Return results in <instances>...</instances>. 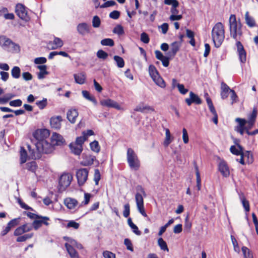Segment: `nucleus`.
Masks as SVG:
<instances>
[{"label": "nucleus", "instance_id": "obj_1", "mask_svg": "<svg viewBox=\"0 0 258 258\" xmlns=\"http://www.w3.org/2000/svg\"><path fill=\"white\" fill-rule=\"evenodd\" d=\"M29 149V156L32 159H38L41 158V154L51 153L54 149L51 142L48 140L37 142L35 143V148L32 149L30 146H28Z\"/></svg>", "mask_w": 258, "mask_h": 258}, {"label": "nucleus", "instance_id": "obj_2", "mask_svg": "<svg viewBox=\"0 0 258 258\" xmlns=\"http://www.w3.org/2000/svg\"><path fill=\"white\" fill-rule=\"evenodd\" d=\"M230 35L235 41H240L242 35V25L239 19L236 20L235 15H231L229 19Z\"/></svg>", "mask_w": 258, "mask_h": 258}, {"label": "nucleus", "instance_id": "obj_3", "mask_svg": "<svg viewBox=\"0 0 258 258\" xmlns=\"http://www.w3.org/2000/svg\"><path fill=\"white\" fill-rule=\"evenodd\" d=\"M212 38L215 46L219 47L225 38V30L224 25L221 22L217 23L212 31Z\"/></svg>", "mask_w": 258, "mask_h": 258}, {"label": "nucleus", "instance_id": "obj_4", "mask_svg": "<svg viewBox=\"0 0 258 258\" xmlns=\"http://www.w3.org/2000/svg\"><path fill=\"white\" fill-rule=\"evenodd\" d=\"M127 161L131 169L138 170L140 166V162L137 154L132 148L127 151Z\"/></svg>", "mask_w": 258, "mask_h": 258}, {"label": "nucleus", "instance_id": "obj_5", "mask_svg": "<svg viewBox=\"0 0 258 258\" xmlns=\"http://www.w3.org/2000/svg\"><path fill=\"white\" fill-rule=\"evenodd\" d=\"M73 180V175L69 173H64L60 177L59 180L58 190L62 192L64 191L71 184Z\"/></svg>", "mask_w": 258, "mask_h": 258}, {"label": "nucleus", "instance_id": "obj_6", "mask_svg": "<svg viewBox=\"0 0 258 258\" xmlns=\"http://www.w3.org/2000/svg\"><path fill=\"white\" fill-rule=\"evenodd\" d=\"M0 44L4 48H8L11 46L14 50L17 51L20 49L18 44H17L5 36H0Z\"/></svg>", "mask_w": 258, "mask_h": 258}, {"label": "nucleus", "instance_id": "obj_7", "mask_svg": "<svg viewBox=\"0 0 258 258\" xmlns=\"http://www.w3.org/2000/svg\"><path fill=\"white\" fill-rule=\"evenodd\" d=\"M88 172V170L86 168H81L77 171L76 176L80 186L83 185L87 181Z\"/></svg>", "mask_w": 258, "mask_h": 258}, {"label": "nucleus", "instance_id": "obj_8", "mask_svg": "<svg viewBox=\"0 0 258 258\" xmlns=\"http://www.w3.org/2000/svg\"><path fill=\"white\" fill-rule=\"evenodd\" d=\"M236 160L242 165H245L246 163L250 164L252 163L253 160L252 153L249 151H245V152L243 151L240 158H237Z\"/></svg>", "mask_w": 258, "mask_h": 258}, {"label": "nucleus", "instance_id": "obj_9", "mask_svg": "<svg viewBox=\"0 0 258 258\" xmlns=\"http://www.w3.org/2000/svg\"><path fill=\"white\" fill-rule=\"evenodd\" d=\"M236 46L237 48V53L240 61L242 63H245L246 61V52L244 47L240 41L236 42Z\"/></svg>", "mask_w": 258, "mask_h": 258}, {"label": "nucleus", "instance_id": "obj_10", "mask_svg": "<svg viewBox=\"0 0 258 258\" xmlns=\"http://www.w3.org/2000/svg\"><path fill=\"white\" fill-rule=\"evenodd\" d=\"M49 135V130L47 129H39L34 132L33 136L37 141V142H41L42 141L46 140Z\"/></svg>", "mask_w": 258, "mask_h": 258}, {"label": "nucleus", "instance_id": "obj_11", "mask_svg": "<svg viewBox=\"0 0 258 258\" xmlns=\"http://www.w3.org/2000/svg\"><path fill=\"white\" fill-rule=\"evenodd\" d=\"M15 12L18 16L21 19L27 21L29 20V17L27 15L26 8L24 5L18 4L16 6Z\"/></svg>", "mask_w": 258, "mask_h": 258}, {"label": "nucleus", "instance_id": "obj_12", "mask_svg": "<svg viewBox=\"0 0 258 258\" xmlns=\"http://www.w3.org/2000/svg\"><path fill=\"white\" fill-rule=\"evenodd\" d=\"M189 96V98L185 99V102L188 106L191 105L192 103H195L196 104H201L202 103L201 98L193 92L190 91Z\"/></svg>", "mask_w": 258, "mask_h": 258}, {"label": "nucleus", "instance_id": "obj_13", "mask_svg": "<svg viewBox=\"0 0 258 258\" xmlns=\"http://www.w3.org/2000/svg\"><path fill=\"white\" fill-rule=\"evenodd\" d=\"M50 141L54 148L55 146L62 145L65 142L62 136L56 133L52 134Z\"/></svg>", "mask_w": 258, "mask_h": 258}, {"label": "nucleus", "instance_id": "obj_14", "mask_svg": "<svg viewBox=\"0 0 258 258\" xmlns=\"http://www.w3.org/2000/svg\"><path fill=\"white\" fill-rule=\"evenodd\" d=\"M100 104L103 106L112 107L117 110L121 109L120 105L116 101L110 99L102 100L100 101Z\"/></svg>", "mask_w": 258, "mask_h": 258}, {"label": "nucleus", "instance_id": "obj_15", "mask_svg": "<svg viewBox=\"0 0 258 258\" xmlns=\"http://www.w3.org/2000/svg\"><path fill=\"white\" fill-rule=\"evenodd\" d=\"M62 118L61 116L52 117L50 119V123L52 128L55 130H59L61 126Z\"/></svg>", "mask_w": 258, "mask_h": 258}, {"label": "nucleus", "instance_id": "obj_16", "mask_svg": "<svg viewBox=\"0 0 258 258\" xmlns=\"http://www.w3.org/2000/svg\"><path fill=\"white\" fill-rule=\"evenodd\" d=\"M164 4L171 5L170 12L172 15H176L179 13L177 8L179 6V2L177 0H164Z\"/></svg>", "mask_w": 258, "mask_h": 258}, {"label": "nucleus", "instance_id": "obj_17", "mask_svg": "<svg viewBox=\"0 0 258 258\" xmlns=\"http://www.w3.org/2000/svg\"><path fill=\"white\" fill-rule=\"evenodd\" d=\"M79 113L76 109H70L67 113V117L71 123H75Z\"/></svg>", "mask_w": 258, "mask_h": 258}, {"label": "nucleus", "instance_id": "obj_18", "mask_svg": "<svg viewBox=\"0 0 258 258\" xmlns=\"http://www.w3.org/2000/svg\"><path fill=\"white\" fill-rule=\"evenodd\" d=\"M77 30L80 34L84 35L86 33H89L90 26L86 23H81L78 25Z\"/></svg>", "mask_w": 258, "mask_h": 258}, {"label": "nucleus", "instance_id": "obj_19", "mask_svg": "<svg viewBox=\"0 0 258 258\" xmlns=\"http://www.w3.org/2000/svg\"><path fill=\"white\" fill-rule=\"evenodd\" d=\"M181 42L175 41L171 45L170 50L168 52V55L170 57H174L179 51L181 46Z\"/></svg>", "mask_w": 258, "mask_h": 258}, {"label": "nucleus", "instance_id": "obj_20", "mask_svg": "<svg viewBox=\"0 0 258 258\" xmlns=\"http://www.w3.org/2000/svg\"><path fill=\"white\" fill-rule=\"evenodd\" d=\"M64 205L70 210H75L78 206V201L73 198H68L64 201Z\"/></svg>", "mask_w": 258, "mask_h": 258}, {"label": "nucleus", "instance_id": "obj_21", "mask_svg": "<svg viewBox=\"0 0 258 258\" xmlns=\"http://www.w3.org/2000/svg\"><path fill=\"white\" fill-rule=\"evenodd\" d=\"M219 170L224 176L227 177L230 174L228 166L227 163L224 161H221L219 163Z\"/></svg>", "mask_w": 258, "mask_h": 258}, {"label": "nucleus", "instance_id": "obj_22", "mask_svg": "<svg viewBox=\"0 0 258 258\" xmlns=\"http://www.w3.org/2000/svg\"><path fill=\"white\" fill-rule=\"evenodd\" d=\"M230 89L229 86L224 82L221 84V97L222 99H226L229 95V92L230 93Z\"/></svg>", "mask_w": 258, "mask_h": 258}, {"label": "nucleus", "instance_id": "obj_23", "mask_svg": "<svg viewBox=\"0 0 258 258\" xmlns=\"http://www.w3.org/2000/svg\"><path fill=\"white\" fill-rule=\"evenodd\" d=\"M243 150V148L239 144H236V146H231L230 148V151L232 154L236 156L239 155L240 157Z\"/></svg>", "mask_w": 258, "mask_h": 258}, {"label": "nucleus", "instance_id": "obj_24", "mask_svg": "<svg viewBox=\"0 0 258 258\" xmlns=\"http://www.w3.org/2000/svg\"><path fill=\"white\" fill-rule=\"evenodd\" d=\"M69 147L72 152L76 155H80L83 151V146L78 145L74 143H71Z\"/></svg>", "mask_w": 258, "mask_h": 258}, {"label": "nucleus", "instance_id": "obj_25", "mask_svg": "<svg viewBox=\"0 0 258 258\" xmlns=\"http://www.w3.org/2000/svg\"><path fill=\"white\" fill-rule=\"evenodd\" d=\"M74 77L76 83L81 85L85 83L86 76L84 72L74 74Z\"/></svg>", "mask_w": 258, "mask_h": 258}, {"label": "nucleus", "instance_id": "obj_26", "mask_svg": "<svg viewBox=\"0 0 258 258\" xmlns=\"http://www.w3.org/2000/svg\"><path fill=\"white\" fill-rule=\"evenodd\" d=\"M239 199L242 203L246 212H248L250 210L249 202L246 199L244 194L242 192L238 194Z\"/></svg>", "mask_w": 258, "mask_h": 258}, {"label": "nucleus", "instance_id": "obj_27", "mask_svg": "<svg viewBox=\"0 0 258 258\" xmlns=\"http://www.w3.org/2000/svg\"><path fill=\"white\" fill-rule=\"evenodd\" d=\"M37 68L40 70V72L37 74L38 79H43L45 78V75L48 74V72L46 71L47 67L46 65L38 66Z\"/></svg>", "mask_w": 258, "mask_h": 258}, {"label": "nucleus", "instance_id": "obj_28", "mask_svg": "<svg viewBox=\"0 0 258 258\" xmlns=\"http://www.w3.org/2000/svg\"><path fill=\"white\" fill-rule=\"evenodd\" d=\"M49 44L52 45L51 47V49H55L62 46L63 43V41L59 38L55 37L53 42H49Z\"/></svg>", "mask_w": 258, "mask_h": 258}, {"label": "nucleus", "instance_id": "obj_29", "mask_svg": "<svg viewBox=\"0 0 258 258\" xmlns=\"http://www.w3.org/2000/svg\"><path fill=\"white\" fill-rule=\"evenodd\" d=\"M134 110L136 111L144 112L146 110L153 111L154 109L150 106L144 105L143 104H140L136 107Z\"/></svg>", "mask_w": 258, "mask_h": 258}, {"label": "nucleus", "instance_id": "obj_30", "mask_svg": "<svg viewBox=\"0 0 258 258\" xmlns=\"http://www.w3.org/2000/svg\"><path fill=\"white\" fill-rule=\"evenodd\" d=\"M20 154V163L22 164L26 162L28 157L27 151L23 147H21Z\"/></svg>", "mask_w": 258, "mask_h": 258}, {"label": "nucleus", "instance_id": "obj_31", "mask_svg": "<svg viewBox=\"0 0 258 258\" xmlns=\"http://www.w3.org/2000/svg\"><path fill=\"white\" fill-rule=\"evenodd\" d=\"M245 17L246 23L249 27H253L255 26V23L254 19L249 16L248 12L246 13Z\"/></svg>", "mask_w": 258, "mask_h": 258}, {"label": "nucleus", "instance_id": "obj_32", "mask_svg": "<svg viewBox=\"0 0 258 258\" xmlns=\"http://www.w3.org/2000/svg\"><path fill=\"white\" fill-rule=\"evenodd\" d=\"M83 96L88 100L92 102L94 104H97V101L95 98L92 96H91L89 92L86 90H83L82 92Z\"/></svg>", "mask_w": 258, "mask_h": 258}, {"label": "nucleus", "instance_id": "obj_33", "mask_svg": "<svg viewBox=\"0 0 258 258\" xmlns=\"http://www.w3.org/2000/svg\"><path fill=\"white\" fill-rule=\"evenodd\" d=\"M149 74L151 76V77L153 80L154 78H157L158 76H159V74L156 70L155 66L153 65H150L149 67Z\"/></svg>", "mask_w": 258, "mask_h": 258}, {"label": "nucleus", "instance_id": "obj_34", "mask_svg": "<svg viewBox=\"0 0 258 258\" xmlns=\"http://www.w3.org/2000/svg\"><path fill=\"white\" fill-rule=\"evenodd\" d=\"M165 136V139L163 144L165 147H168L172 141L170 132L168 128L166 129Z\"/></svg>", "mask_w": 258, "mask_h": 258}, {"label": "nucleus", "instance_id": "obj_35", "mask_svg": "<svg viewBox=\"0 0 258 258\" xmlns=\"http://www.w3.org/2000/svg\"><path fill=\"white\" fill-rule=\"evenodd\" d=\"M33 236V233L26 234L23 235L18 236L16 241L19 242H24L28 239L31 238Z\"/></svg>", "mask_w": 258, "mask_h": 258}, {"label": "nucleus", "instance_id": "obj_36", "mask_svg": "<svg viewBox=\"0 0 258 258\" xmlns=\"http://www.w3.org/2000/svg\"><path fill=\"white\" fill-rule=\"evenodd\" d=\"M21 70L19 67L15 66L11 71L12 76L15 79H18L20 77Z\"/></svg>", "mask_w": 258, "mask_h": 258}, {"label": "nucleus", "instance_id": "obj_37", "mask_svg": "<svg viewBox=\"0 0 258 258\" xmlns=\"http://www.w3.org/2000/svg\"><path fill=\"white\" fill-rule=\"evenodd\" d=\"M153 80L156 83V85H157L161 88H164L166 87L165 82L160 76H158V77H157V78H154Z\"/></svg>", "mask_w": 258, "mask_h": 258}, {"label": "nucleus", "instance_id": "obj_38", "mask_svg": "<svg viewBox=\"0 0 258 258\" xmlns=\"http://www.w3.org/2000/svg\"><path fill=\"white\" fill-rule=\"evenodd\" d=\"M158 244L162 250L166 251L167 252L169 251V249L167 247L166 242L162 238L160 237L158 239Z\"/></svg>", "mask_w": 258, "mask_h": 258}, {"label": "nucleus", "instance_id": "obj_39", "mask_svg": "<svg viewBox=\"0 0 258 258\" xmlns=\"http://www.w3.org/2000/svg\"><path fill=\"white\" fill-rule=\"evenodd\" d=\"M113 59L116 63V65L118 68H123L124 66V61L123 59L118 55H115L113 57Z\"/></svg>", "mask_w": 258, "mask_h": 258}, {"label": "nucleus", "instance_id": "obj_40", "mask_svg": "<svg viewBox=\"0 0 258 258\" xmlns=\"http://www.w3.org/2000/svg\"><path fill=\"white\" fill-rule=\"evenodd\" d=\"M37 168V165L35 161L28 162L26 164V168L32 172H35Z\"/></svg>", "mask_w": 258, "mask_h": 258}, {"label": "nucleus", "instance_id": "obj_41", "mask_svg": "<svg viewBox=\"0 0 258 258\" xmlns=\"http://www.w3.org/2000/svg\"><path fill=\"white\" fill-rule=\"evenodd\" d=\"M241 249L244 258H253L252 253L249 249L245 246H243Z\"/></svg>", "mask_w": 258, "mask_h": 258}, {"label": "nucleus", "instance_id": "obj_42", "mask_svg": "<svg viewBox=\"0 0 258 258\" xmlns=\"http://www.w3.org/2000/svg\"><path fill=\"white\" fill-rule=\"evenodd\" d=\"M71 258H80L78 252L73 248L69 247L68 249H66Z\"/></svg>", "mask_w": 258, "mask_h": 258}, {"label": "nucleus", "instance_id": "obj_43", "mask_svg": "<svg viewBox=\"0 0 258 258\" xmlns=\"http://www.w3.org/2000/svg\"><path fill=\"white\" fill-rule=\"evenodd\" d=\"M91 150L96 153H98L100 151V147L99 143L96 141H94L90 144Z\"/></svg>", "mask_w": 258, "mask_h": 258}, {"label": "nucleus", "instance_id": "obj_44", "mask_svg": "<svg viewBox=\"0 0 258 258\" xmlns=\"http://www.w3.org/2000/svg\"><path fill=\"white\" fill-rule=\"evenodd\" d=\"M101 44L103 46H113L114 44V41L112 39L105 38L102 39L100 42Z\"/></svg>", "mask_w": 258, "mask_h": 258}, {"label": "nucleus", "instance_id": "obj_45", "mask_svg": "<svg viewBox=\"0 0 258 258\" xmlns=\"http://www.w3.org/2000/svg\"><path fill=\"white\" fill-rule=\"evenodd\" d=\"M37 220L39 221V222H40V225L41 226L42 225V224H44L46 226H48L49 225V223L48 222L49 218L48 217L39 215V217L37 219Z\"/></svg>", "mask_w": 258, "mask_h": 258}, {"label": "nucleus", "instance_id": "obj_46", "mask_svg": "<svg viewBox=\"0 0 258 258\" xmlns=\"http://www.w3.org/2000/svg\"><path fill=\"white\" fill-rule=\"evenodd\" d=\"M80 226V224L79 223L76 222L74 220H71L69 221L66 225V228H73L75 229H77L79 228Z\"/></svg>", "mask_w": 258, "mask_h": 258}, {"label": "nucleus", "instance_id": "obj_47", "mask_svg": "<svg viewBox=\"0 0 258 258\" xmlns=\"http://www.w3.org/2000/svg\"><path fill=\"white\" fill-rule=\"evenodd\" d=\"M257 110L254 108H253L252 112L248 116V119L247 120L255 122Z\"/></svg>", "mask_w": 258, "mask_h": 258}, {"label": "nucleus", "instance_id": "obj_48", "mask_svg": "<svg viewBox=\"0 0 258 258\" xmlns=\"http://www.w3.org/2000/svg\"><path fill=\"white\" fill-rule=\"evenodd\" d=\"M96 55L99 58L102 59L103 60L106 59L108 56L107 53L101 49H100L97 51Z\"/></svg>", "mask_w": 258, "mask_h": 258}, {"label": "nucleus", "instance_id": "obj_49", "mask_svg": "<svg viewBox=\"0 0 258 258\" xmlns=\"http://www.w3.org/2000/svg\"><path fill=\"white\" fill-rule=\"evenodd\" d=\"M231 241H232V244H233V245L234 247V250L236 252L239 253L240 251V248L238 246V244L237 241V240L234 237V236L233 235H231Z\"/></svg>", "mask_w": 258, "mask_h": 258}, {"label": "nucleus", "instance_id": "obj_50", "mask_svg": "<svg viewBox=\"0 0 258 258\" xmlns=\"http://www.w3.org/2000/svg\"><path fill=\"white\" fill-rule=\"evenodd\" d=\"M20 219H21L20 218L13 219L12 220H11L8 223L7 225L11 229L12 228H13L19 224Z\"/></svg>", "mask_w": 258, "mask_h": 258}, {"label": "nucleus", "instance_id": "obj_51", "mask_svg": "<svg viewBox=\"0 0 258 258\" xmlns=\"http://www.w3.org/2000/svg\"><path fill=\"white\" fill-rule=\"evenodd\" d=\"M143 196H142L140 193H136L135 196V200L137 205L144 204V200Z\"/></svg>", "mask_w": 258, "mask_h": 258}, {"label": "nucleus", "instance_id": "obj_52", "mask_svg": "<svg viewBox=\"0 0 258 258\" xmlns=\"http://www.w3.org/2000/svg\"><path fill=\"white\" fill-rule=\"evenodd\" d=\"M9 104L11 106L13 107H20L22 104V101L21 99H18L11 101L9 102Z\"/></svg>", "mask_w": 258, "mask_h": 258}, {"label": "nucleus", "instance_id": "obj_53", "mask_svg": "<svg viewBox=\"0 0 258 258\" xmlns=\"http://www.w3.org/2000/svg\"><path fill=\"white\" fill-rule=\"evenodd\" d=\"M113 33L117 34L119 35H122L124 33V30L123 27L120 25H118L116 26L113 30Z\"/></svg>", "mask_w": 258, "mask_h": 258}, {"label": "nucleus", "instance_id": "obj_54", "mask_svg": "<svg viewBox=\"0 0 258 258\" xmlns=\"http://www.w3.org/2000/svg\"><path fill=\"white\" fill-rule=\"evenodd\" d=\"M141 41L146 44H147L149 42L150 38L148 35L146 33L143 32L141 33Z\"/></svg>", "mask_w": 258, "mask_h": 258}, {"label": "nucleus", "instance_id": "obj_55", "mask_svg": "<svg viewBox=\"0 0 258 258\" xmlns=\"http://www.w3.org/2000/svg\"><path fill=\"white\" fill-rule=\"evenodd\" d=\"M76 244L77 241L71 238L69 241L65 243L64 246L66 249H68L69 247L71 248H73Z\"/></svg>", "mask_w": 258, "mask_h": 258}, {"label": "nucleus", "instance_id": "obj_56", "mask_svg": "<svg viewBox=\"0 0 258 258\" xmlns=\"http://www.w3.org/2000/svg\"><path fill=\"white\" fill-rule=\"evenodd\" d=\"M25 233V230H24L22 226H21L15 229L14 235L15 236H20Z\"/></svg>", "mask_w": 258, "mask_h": 258}, {"label": "nucleus", "instance_id": "obj_57", "mask_svg": "<svg viewBox=\"0 0 258 258\" xmlns=\"http://www.w3.org/2000/svg\"><path fill=\"white\" fill-rule=\"evenodd\" d=\"M124 244L126 246L127 249H128L131 251H134V248L133 246L132 243L129 239L125 238L124 240Z\"/></svg>", "mask_w": 258, "mask_h": 258}, {"label": "nucleus", "instance_id": "obj_58", "mask_svg": "<svg viewBox=\"0 0 258 258\" xmlns=\"http://www.w3.org/2000/svg\"><path fill=\"white\" fill-rule=\"evenodd\" d=\"M130 214V207L129 204L124 205V210L123 211V215L125 218H127Z\"/></svg>", "mask_w": 258, "mask_h": 258}, {"label": "nucleus", "instance_id": "obj_59", "mask_svg": "<svg viewBox=\"0 0 258 258\" xmlns=\"http://www.w3.org/2000/svg\"><path fill=\"white\" fill-rule=\"evenodd\" d=\"M100 18L95 16L93 17L92 20V25L94 28H98L100 26Z\"/></svg>", "mask_w": 258, "mask_h": 258}, {"label": "nucleus", "instance_id": "obj_60", "mask_svg": "<svg viewBox=\"0 0 258 258\" xmlns=\"http://www.w3.org/2000/svg\"><path fill=\"white\" fill-rule=\"evenodd\" d=\"M100 179V173L98 169H95L94 175V180L96 185H98Z\"/></svg>", "mask_w": 258, "mask_h": 258}, {"label": "nucleus", "instance_id": "obj_61", "mask_svg": "<svg viewBox=\"0 0 258 258\" xmlns=\"http://www.w3.org/2000/svg\"><path fill=\"white\" fill-rule=\"evenodd\" d=\"M36 104L40 109H42L47 105V99H43L42 100L37 101Z\"/></svg>", "mask_w": 258, "mask_h": 258}, {"label": "nucleus", "instance_id": "obj_62", "mask_svg": "<svg viewBox=\"0 0 258 258\" xmlns=\"http://www.w3.org/2000/svg\"><path fill=\"white\" fill-rule=\"evenodd\" d=\"M177 87L181 94L185 95L188 91L187 89L184 88V86L183 84H177Z\"/></svg>", "mask_w": 258, "mask_h": 258}, {"label": "nucleus", "instance_id": "obj_63", "mask_svg": "<svg viewBox=\"0 0 258 258\" xmlns=\"http://www.w3.org/2000/svg\"><path fill=\"white\" fill-rule=\"evenodd\" d=\"M88 159L87 161H84L82 162V164L84 166L90 165L93 164L94 161V157L89 156L87 157Z\"/></svg>", "mask_w": 258, "mask_h": 258}, {"label": "nucleus", "instance_id": "obj_64", "mask_svg": "<svg viewBox=\"0 0 258 258\" xmlns=\"http://www.w3.org/2000/svg\"><path fill=\"white\" fill-rule=\"evenodd\" d=\"M103 255L104 258H115V254L107 250L103 252Z\"/></svg>", "mask_w": 258, "mask_h": 258}]
</instances>
